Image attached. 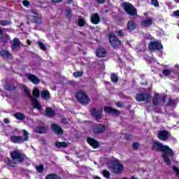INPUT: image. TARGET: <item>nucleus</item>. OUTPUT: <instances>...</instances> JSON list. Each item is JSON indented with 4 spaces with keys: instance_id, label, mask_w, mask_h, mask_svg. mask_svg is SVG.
Segmentation results:
<instances>
[{
    "instance_id": "obj_1",
    "label": "nucleus",
    "mask_w": 179,
    "mask_h": 179,
    "mask_svg": "<svg viewBox=\"0 0 179 179\" xmlns=\"http://www.w3.org/2000/svg\"><path fill=\"white\" fill-rule=\"evenodd\" d=\"M151 150L161 153H169L170 155H173V150L168 145H163L160 141H154L152 142Z\"/></svg>"
},
{
    "instance_id": "obj_2",
    "label": "nucleus",
    "mask_w": 179,
    "mask_h": 179,
    "mask_svg": "<svg viewBox=\"0 0 179 179\" xmlns=\"http://www.w3.org/2000/svg\"><path fill=\"white\" fill-rule=\"evenodd\" d=\"M22 133L24 137L22 136L11 135L10 137V142H12V143H17V145H22V143H24V142H28L30 138L29 131L23 129Z\"/></svg>"
},
{
    "instance_id": "obj_3",
    "label": "nucleus",
    "mask_w": 179,
    "mask_h": 179,
    "mask_svg": "<svg viewBox=\"0 0 179 179\" xmlns=\"http://www.w3.org/2000/svg\"><path fill=\"white\" fill-rule=\"evenodd\" d=\"M76 99H77L78 103L83 105L89 104V101H90V98H89L86 92L83 91L76 92Z\"/></svg>"
},
{
    "instance_id": "obj_4",
    "label": "nucleus",
    "mask_w": 179,
    "mask_h": 179,
    "mask_svg": "<svg viewBox=\"0 0 179 179\" xmlns=\"http://www.w3.org/2000/svg\"><path fill=\"white\" fill-rule=\"evenodd\" d=\"M123 8L125 12L127 13V15H129V16H138V11L136 10V8L134 7L131 3H123Z\"/></svg>"
},
{
    "instance_id": "obj_5",
    "label": "nucleus",
    "mask_w": 179,
    "mask_h": 179,
    "mask_svg": "<svg viewBox=\"0 0 179 179\" xmlns=\"http://www.w3.org/2000/svg\"><path fill=\"white\" fill-rule=\"evenodd\" d=\"M109 43L113 48H119L121 45V40L118 39V37L113 33L108 34Z\"/></svg>"
},
{
    "instance_id": "obj_6",
    "label": "nucleus",
    "mask_w": 179,
    "mask_h": 179,
    "mask_svg": "<svg viewBox=\"0 0 179 179\" xmlns=\"http://www.w3.org/2000/svg\"><path fill=\"white\" fill-rule=\"evenodd\" d=\"M148 48L150 51L156 52V51L163 50V44H162L159 41H152L148 43Z\"/></svg>"
},
{
    "instance_id": "obj_7",
    "label": "nucleus",
    "mask_w": 179,
    "mask_h": 179,
    "mask_svg": "<svg viewBox=\"0 0 179 179\" xmlns=\"http://www.w3.org/2000/svg\"><path fill=\"white\" fill-rule=\"evenodd\" d=\"M92 132L94 135H100L106 132V125L103 124H95L92 126Z\"/></svg>"
},
{
    "instance_id": "obj_8",
    "label": "nucleus",
    "mask_w": 179,
    "mask_h": 179,
    "mask_svg": "<svg viewBox=\"0 0 179 179\" xmlns=\"http://www.w3.org/2000/svg\"><path fill=\"white\" fill-rule=\"evenodd\" d=\"M10 157L12 160H17L19 163H23V162H24L23 154L20 153L18 150L10 152Z\"/></svg>"
},
{
    "instance_id": "obj_9",
    "label": "nucleus",
    "mask_w": 179,
    "mask_h": 179,
    "mask_svg": "<svg viewBox=\"0 0 179 179\" xmlns=\"http://www.w3.org/2000/svg\"><path fill=\"white\" fill-rule=\"evenodd\" d=\"M171 136V133L167 130H161L157 133V138L162 142H166Z\"/></svg>"
},
{
    "instance_id": "obj_10",
    "label": "nucleus",
    "mask_w": 179,
    "mask_h": 179,
    "mask_svg": "<svg viewBox=\"0 0 179 179\" xmlns=\"http://www.w3.org/2000/svg\"><path fill=\"white\" fill-rule=\"evenodd\" d=\"M152 99V95L148 93H139L137 94L136 96V101H138L139 103L142 101H149Z\"/></svg>"
},
{
    "instance_id": "obj_11",
    "label": "nucleus",
    "mask_w": 179,
    "mask_h": 179,
    "mask_svg": "<svg viewBox=\"0 0 179 179\" xmlns=\"http://www.w3.org/2000/svg\"><path fill=\"white\" fill-rule=\"evenodd\" d=\"M91 115L94 117L95 120H99L103 118V108L97 109L93 108L90 110Z\"/></svg>"
},
{
    "instance_id": "obj_12",
    "label": "nucleus",
    "mask_w": 179,
    "mask_h": 179,
    "mask_svg": "<svg viewBox=\"0 0 179 179\" xmlns=\"http://www.w3.org/2000/svg\"><path fill=\"white\" fill-rule=\"evenodd\" d=\"M103 111H105L106 114H111V115H116V117H118L120 114H121L120 110L115 109L111 106H105Z\"/></svg>"
},
{
    "instance_id": "obj_13",
    "label": "nucleus",
    "mask_w": 179,
    "mask_h": 179,
    "mask_svg": "<svg viewBox=\"0 0 179 179\" xmlns=\"http://www.w3.org/2000/svg\"><path fill=\"white\" fill-rule=\"evenodd\" d=\"M112 170L115 174H121L124 170V166H122V164L119 162H117L113 164Z\"/></svg>"
},
{
    "instance_id": "obj_14",
    "label": "nucleus",
    "mask_w": 179,
    "mask_h": 179,
    "mask_svg": "<svg viewBox=\"0 0 179 179\" xmlns=\"http://www.w3.org/2000/svg\"><path fill=\"white\" fill-rule=\"evenodd\" d=\"M28 80H29L31 83H33V85H39L40 82H41V80H40V78H38V77H37L36 75L34 74H31V73H28L26 75Z\"/></svg>"
},
{
    "instance_id": "obj_15",
    "label": "nucleus",
    "mask_w": 179,
    "mask_h": 179,
    "mask_svg": "<svg viewBox=\"0 0 179 179\" xmlns=\"http://www.w3.org/2000/svg\"><path fill=\"white\" fill-rule=\"evenodd\" d=\"M87 142L92 146V148H93V149H99V147L100 146V142L92 137H87Z\"/></svg>"
},
{
    "instance_id": "obj_16",
    "label": "nucleus",
    "mask_w": 179,
    "mask_h": 179,
    "mask_svg": "<svg viewBox=\"0 0 179 179\" xmlns=\"http://www.w3.org/2000/svg\"><path fill=\"white\" fill-rule=\"evenodd\" d=\"M52 129L54 131L56 135H64V129L57 124H52L51 125Z\"/></svg>"
},
{
    "instance_id": "obj_17",
    "label": "nucleus",
    "mask_w": 179,
    "mask_h": 179,
    "mask_svg": "<svg viewBox=\"0 0 179 179\" xmlns=\"http://www.w3.org/2000/svg\"><path fill=\"white\" fill-rule=\"evenodd\" d=\"M106 54L107 51L103 48H99L96 50V55L98 58H104Z\"/></svg>"
},
{
    "instance_id": "obj_18",
    "label": "nucleus",
    "mask_w": 179,
    "mask_h": 179,
    "mask_svg": "<svg viewBox=\"0 0 179 179\" xmlns=\"http://www.w3.org/2000/svg\"><path fill=\"white\" fill-rule=\"evenodd\" d=\"M0 57L3 59H9V58H12V53H10V52L6 50H0Z\"/></svg>"
},
{
    "instance_id": "obj_19",
    "label": "nucleus",
    "mask_w": 179,
    "mask_h": 179,
    "mask_svg": "<svg viewBox=\"0 0 179 179\" xmlns=\"http://www.w3.org/2000/svg\"><path fill=\"white\" fill-rule=\"evenodd\" d=\"M11 48L13 51H17V48H20V41H19V38H15L13 39Z\"/></svg>"
},
{
    "instance_id": "obj_20",
    "label": "nucleus",
    "mask_w": 179,
    "mask_h": 179,
    "mask_svg": "<svg viewBox=\"0 0 179 179\" xmlns=\"http://www.w3.org/2000/svg\"><path fill=\"white\" fill-rule=\"evenodd\" d=\"M31 103L34 108H36L37 110H39V111H41V104H40V102H38V99L31 98Z\"/></svg>"
},
{
    "instance_id": "obj_21",
    "label": "nucleus",
    "mask_w": 179,
    "mask_h": 179,
    "mask_svg": "<svg viewBox=\"0 0 179 179\" xmlns=\"http://www.w3.org/2000/svg\"><path fill=\"white\" fill-rule=\"evenodd\" d=\"M13 117L18 121H24L26 120V115L20 112H17L13 114Z\"/></svg>"
},
{
    "instance_id": "obj_22",
    "label": "nucleus",
    "mask_w": 179,
    "mask_h": 179,
    "mask_svg": "<svg viewBox=\"0 0 179 179\" xmlns=\"http://www.w3.org/2000/svg\"><path fill=\"white\" fill-rule=\"evenodd\" d=\"M45 115L49 118L54 117V115H55V110H54L52 108L47 107L45 110Z\"/></svg>"
},
{
    "instance_id": "obj_23",
    "label": "nucleus",
    "mask_w": 179,
    "mask_h": 179,
    "mask_svg": "<svg viewBox=\"0 0 179 179\" xmlns=\"http://www.w3.org/2000/svg\"><path fill=\"white\" fill-rule=\"evenodd\" d=\"M167 155H169V156H174V154L173 153V151L172 155L170 153H162V157L164 159V163H166L167 166H170V164H171V161H170V159L169 158Z\"/></svg>"
},
{
    "instance_id": "obj_24",
    "label": "nucleus",
    "mask_w": 179,
    "mask_h": 179,
    "mask_svg": "<svg viewBox=\"0 0 179 179\" xmlns=\"http://www.w3.org/2000/svg\"><path fill=\"white\" fill-rule=\"evenodd\" d=\"M35 132L36 134H47V127L44 126H38L35 128Z\"/></svg>"
},
{
    "instance_id": "obj_25",
    "label": "nucleus",
    "mask_w": 179,
    "mask_h": 179,
    "mask_svg": "<svg viewBox=\"0 0 179 179\" xmlns=\"http://www.w3.org/2000/svg\"><path fill=\"white\" fill-rule=\"evenodd\" d=\"M91 22L100 23V16L99 15V13H95L91 15Z\"/></svg>"
},
{
    "instance_id": "obj_26",
    "label": "nucleus",
    "mask_w": 179,
    "mask_h": 179,
    "mask_svg": "<svg viewBox=\"0 0 179 179\" xmlns=\"http://www.w3.org/2000/svg\"><path fill=\"white\" fill-rule=\"evenodd\" d=\"M45 179H62V178L57 173H50L45 176Z\"/></svg>"
},
{
    "instance_id": "obj_27",
    "label": "nucleus",
    "mask_w": 179,
    "mask_h": 179,
    "mask_svg": "<svg viewBox=\"0 0 179 179\" xmlns=\"http://www.w3.org/2000/svg\"><path fill=\"white\" fill-rule=\"evenodd\" d=\"M55 146L56 148H66L68 146V143L65 141L59 142V141H56L55 142Z\"/></svg>"
},
{
    "instance_id": "obj_28",
    "label": "nucleus",
    "mask_w": 179,
    "mask_h": 179,
    "mask_svg": "<svg viewBox=\"0 0 179 179\" xmlns=\"http://www.w3.org/2000/svg\"><path fill=\"white\" fill-rule=\"evenodd\" d=\"M5 163L9 167H15L16 163L13 162V160L10 159V158H6L5 159Z\"/></svg>"
},
{
    "instance_id": "obj_29",
    "label": "nucleus",
    "mask_w": 179,
    "mask_h": 179,
    "mask_svg": "<svg viewBox=\"0 0 179 179\" xmlns=\"http://www.w3.org/2000/svg\"><path fill=\"white\" fill-rule=\"evenodd\" d=\"M5 89L6 90L12 92V90H15V89H16V86L12 83H6Z\"/></svg>"
},
{
    "instance_id": "obj_30",
    "label": "nucleus",
    "mask_w": 179,
    "mask_h": 179,
    "mask_svg": "<svg viewBox=\"0 0 179 179\" xmlns=\"http://www.w3.org/2000/svg\"><path fill=\"white\" fill-rule=\"evenodd\" d=\"M136 29V23H127V30L129 31H133Z\"/></svg>"
},
{
    "instance_id": "obj_31",
    "label": "nucleus",
    "mask_w": 179,
    "mask_h": 179,
    "mask_svg": "<svg viewBox=\"0 0 179 179\" xmlns=\"http://www.w3.org/2000/svg\"><path fill=\"white\" fill-rule=\"evenodd\" d=\"M110 80L111 82H113V83H118V76H117V74L115 73H111L110 74Z\"/></svg>"
},
{
    "instance_id": "obj_32",
    "label": "nucleus",
    "mask_w": 179,
    "mask_h": 179,
    "mask_svg": "<svg viewBox=\"0 0 179 179\" xmlns=\"http://www.w3.org/2000/svg\"><path fill=\"white\" fill-rule=\"evenodd\" d=\"M152 104L153 106H159V94H155Z\"/></svg>"
},
{
    "instance_id": "obj_33",
    "label": "nucleus",
    "mask_w": 179,
    "mask_h": 179,
    "mask_svg": "<svg viewBox=\"0 0 179 179\" xmlns=\"http://www.w3.org/2000/svg\"><path fill=\"white\" fill-rule=\"evenodd\" d=\"M41 96L42 99H49L50 97V92L47 90L42 91L41 93Z\"/></svg>"
},
{
    "instance_id": "obj_34",
    "label": "nucleus",
    "mask_w": 179,
    "mask_h": 179,
    "mask_svg": "<svg viewBox=\"0 0 179 179\" xmlns=\"http://www.w3.org/2000/svg\"><path fill=\"white\" fill-rule=\"evenodd\" d=\"M64 13H65L66 17H67V19H69V20L72 19V10L66 9Z\"/></svg>"
},
{
    "instance_id": "obj_35",
    "label": "nucleus",
    "mask_w": 179,
    "mask_h": 179,
    "mask_svg": "<svg viewBox=\"0 0 179 179\" xmlns=\"http://www.w3.org/2000/svg\"><path fill=\"white\" fill-rule=\"evenodd\" d=\"M32 94L34 97H36L35 99H38V97H40V90H38V88L34 89Z\"/></svg>"
},
{
    "instance_id": "obj_36",
    "label": "nucleus",
    "mask_w": 179,
    "mask_h": 179,
    "mask_svg": "<svg viewBox=\"0 0 179 179\" xmlns=\"http://www.w3.org/2000/svg\"><path fill=\"white\" fill-rule=\"evenodd\" d=\"M73 75L74 78H81V76H83V71H76Z\"/></svg>"
},
{
    "instance_id": "obj_37",
    "label": "nucleus",
    "mask_w": 179,
    "mask_h": 179,
    "mask_svg": "<svg viewBox=\"0 0 179 179\" xmlns=\"http://www.w3.org/2000/svg\"><path fill=\"white\" fill-rule=\"evenodd\" d=\"M103 177H105V178H110V172L108 171H107V169H104L103 171V173H102Z\"/></svg>"
},
{
    "instance_id": "obj_38",
    "label": "nucleus",
    "mask_w": 179,
    "mask_h": 179,
    "mask_svg": "<svg viewBox=\"0 0 179 179\" xmlns=\"http://www.w3.org/2000/svg\"><path fill=\"white\" fill-rule=\"evenodd\" d=\"M38 45L40 47L41 50H43V51H45L47 50V48H45V45L41 41H38Z\"/></svg>"
},
{
    "instance_id": "obj_39",
    "label": "nucleus",
    "mask_w": 179,
    "mask_h": 179,
    "mask_svg": "<svg viewBox=\"0 0 179 179\" xmlns=\"http://www.w3.org/2000/svg\"><path fill=\"white\" fill-rule=\"evenodd\" d=\"M162 73L164 76H169V75H171V71L169 69H164L162 71Z\"/></svg>"
},
{
    "instance_id": "obj_40",
    "label": "nucleus",
    "mask_w": 179,
    "mask_h": 179,
    "mask_svg": "<svg viewBox=\"0 0 179 179\" xmlns=\"http://www.w3.org/2000/svg\"><path fill=\"white\" fill-rule=\"evenodd\" d=\"M36 170L38 173H43L44 171V165L41 164L38 166H36Z\"/></svg>"
},
{
    "instance_id": "obj_41",
    "label": "nucleus",
    "mask_w": 179,
    "mask_h": 179,
    "mask_svg": "<svg viewBox=\"0 0 179 179\" xmlns=\"http://www.w3.org/2000/svg\"><path fill=\"white\" fill-rule=\"evenodd\" d=\"M151 5H152V6H155V8H159V1L151 0Z\"/></svg>"
},
{
    "instance_id": "obj_42",
    "label": "nucleus",
    "mask_w": 179,
    "mask_h": 179,
    "mask_svg": "<svg viewBox=\"0 0 179 179\" xmlns=\"http://www.w3.org/2000/svg\"><path fill=\"white\" fill-rule=\"evenodd\" d=\"M132 148L134 150H138L139 149V143L138 142L133 143Z\"/></svg>"
},
{
    "instance_id": "obj_43",
    "label": "nucleus",
    "mask_w": 179,
    "mask_h": 179,
    "mask_svg": "<svg viewBox=\"0 0 179 179\" xmlns=\"http://www.w3.org/2000/svg\"><path fill=\"white\" fill-rule=\"evenodd\" d=\"M117 34L118 37H124V36H125V34L124 33L122 29H119L117 32Z\"/></svg>"
},
{
    "instance_id": "obj_44",
    "label": "nucleus",
    "mask_w": 179,
    "mask_h": 179,
    "mask_svg": "<svg viewBox=\"0 0 179 179\" xmlns=\"http://www.w3.org/2000/svg\"><path fill=\"white\" fill-rule=\"evenodd\" d=\"M24 92L25 94L28 97H29V99H31H31H33V96H31V95L30 94V92L29 91V90H27V88L24 89Z\"/></svg>"
},
{
    "instance_id": "obj_45",
    "label": "nucleus",
    "mask_w": 179,
    "mask_h": 179,
    "mask_svg": "<svg viewBox=\"0 0 179 179\" xmlns=\"http://www.w3.org/2000/svg\"><path fill=\"white\" fill-rule=\"evenodd\" d=\"M153 20L152 17H148L145 20L141 21V23H152Z\"/></svg>"
},
{
    "instance_id": "obj_46",
    "label": "nucleus",
    "mask_w": 179,
    "mask_h": 179,
    "mask_svg": "<svg viewBox=\"0 0 179 179\" xmlns=\"http://www.w3.org/2000/svg\"><path fill=\"white\" fill-rule=\"evenodd\" d=\"M33 20L34 21V23H40L41 18L40 17L34 16Z\"/></svg>"
},
{
    "instance_id": "obj_47",
    "label": "nucleus",
    "mask_w": 179,
    "mask_h": 179,
    "mask_svg": "<svg viewBox=\"0 0 179 179\" xmlns=\"http://www.w3.org/2000/svg\"><path fill=\"white\" fill-rule=\"evenodd\" d=\"M173 170L175 171L176 176H179V169L177 166H173Z\"/></svg>"
},
{
    "instance_id": "obj_48",
    "label": "nucleus",
    "mask_w": 179,
    "mask_h": 179,
    "mask_svg": "<svg viewBox=\"0 0 179 179\" xmlns=\"http://www.w3.org/2000/svg\"><path fill=\"white\" fill-rule=\"evenodd\" d=\"M22 5H23V6L27 7V6H29V5H30V1H27V0H24L22 1Z\"/></svg>"
},
{
    "instance_id": "obj_49",
    "label": "nucleus",
    "mask_w": 179,
    "mask_h": 179,
    "mask_svg": "<svg viewBox=\"0 0 179 179\" xmlns=\"http://www.w3.org/2000/svg\"><path fill=\"white\" fill-rule=\"evenodd\" d=\"M152 23H141V27H150Z\"/></svg>"
},
{
    "instance_id": "obj_50",
    "label": "nucleus",
    "mask_w": 179,
    "mask_h": 179,
    "mask_svg": "<svg viewBox=\"0 0 179 179\" xmlns=\"http://www.w3.org/2000/svg\"><path fill=\"white\" fill-rule=\"evenodd\" d=\"M167 106H174V100L172 99H169V102L167 103Z\"/></svg>"
},
{
    "instance_id": "obj_51",
    "label": "nucleus",
    "mask_w": 179,
    "mask_h": 179,
    "mask_svg": "<svg viewBox=\"0 0 179 179\" xmlns=\"http://www.w3.org/2000/svg\"><path fill=\"white\" fill-rule=\"evenodd\" d=\"M51 2L55 5V3H61L64 0H50Z\"/></svg>"
},
{
    "instance_id": "obj_52",
    "label": "nucleus",
    "mask_w": 179,
    "mask_h": 179,
    "mask_svg": "<svg viewBox=\"0 0 179 179\" xmlns=\"http://www.w3.org/2000/svg\"><path fill=\"white\" fill-rule=\"evenodd\" d=\"M97 3L99 5H103L106 3V0H95Z\"/></svg>"
},
{
    "instance_id": "obj_53",
    "label": "nucleus",
    "mask_w": 179,
    "mask_h": 179,
    "mask_svg": "<svg viewBox=\"0 0 179 179\" xmlns=\"http://www.w3.org/2000/svg\"><path fill=\"white\" fill-rule=\"evenodd\" d=\"M173 15L175 16V17H179V10L174 11Z\"/></svg>"
},
{
    "instance_id": "obj_54",
    "label": "nucleus",
    "mask_w": 179,
    "mask_h": 179,
    "mask_svg": "<svg viewBox=\"0 0 179 179\" xmlns=\"http://www.w3.org/2000/svg\"><path fill=\"white\" fill-rule=\"evenodd\" d=\"M1 40L2 43H6L8 41V38H6V36H1Z\"/></svg>"
},
{
    "instance_id": "obj_55",
    "label": "nucleus",
    "mask_w": 179,
    "mask_h": 179,
    "mask_svg": "<svg viewBox=\"0 0 179 179\" xmlns=\"http://www.w3.org/2000/svg\"><path fill=\"white\" fill-rule=\"evenodd\" d=\"M116 106H117V107H120V108H122V107H124V104H122V103L121 102H117Z\"/></svg>"
},
{
    "instance_id": "obj_56",
    "label": "nucleus",
    "mask_w": 179,
    "mask_h": 179,
    "mask_svg": "<svg viewBox=\"0 0 179 179\" xmlns=\"http://www.w3.org/2000/svg\"><path fill=\"white\" fill-rule=\"evenodd\" d=\"M162 103H166V101H167V96H162Z\"/></svg>"
},
{
    "instance_id": "obj_57",
    "label": "nucleus",
    "mask_w": 179,
    "mask_h": 179,
    "mask_svg": "<svg viewBox=\"0 0 179 179\" xmlns=\"http://www.w3.org/2000/svg\"><path fill=\"white\" fill-rule=\"evenodd\" d=\"M78 23H85V21L83 18H79Z\"/></svg>"
},
{
    "instance_id": "obj_58",
    "label": "nucleus",
    "mask_w": 179,
    "mask_h": 179,
    "mask_svg": "<svg viewBox=\"0 0 179 179\" xmlns=\"http://www.w3.org/2000/svg\"><path fill=\"white\" fill-rule=\"evenodd\" d=\"M10 122L9 121V119L8 118H4L3 119V123L4 124H9Z\"/></svg>"
},
{
    "instance_id": "obj_59",
    "label": "nucleus",
    "mask_w": 179,
    "mask_h": 179,
    "mask_svg": "<svg viewBox=\"0 0 179 179\" xmlns=\"http://www.w3.org/2000/svg\"><path fill=\"white\" fill-rule=\"evenodd\" d=\"M79 27H83V26H85V24H86L85 23H78Z\"/></svg>"
},
{
    "instance_id": "obj_60",
    "label": "nucleus",
    "mask_w": 179,
    "mask_h": 179,
    "mask_svg": "<svg viewBox=\"0 0 179 179\" xmlns=\"http://www.w3.org/2000/svg\"><path fill=\"white\" fill-rule=\"evenodd\" d=\"M0 36H3V30L0 28Z\"/></svg>"
},
{
    "instance_id": "obj_61",
    "label": "nucleus",
    "mask_w": 179,
    "mask_h": 179,
    "mask_svg": "<svg viewBox=\"0 0 179 179\" xmlns=\"http://www.w3.org/2000/svg\"><path fill=\"white\" fill-rule=\"evenodd\" d=\"M93 179H101V178L99 177L98 176H94Z\"/></svg>"
},
{
    "instance_id": "obj_62",
    "label": "nucleus",
    "mask_w": 179,
    "mask_h": 179,
    "mask_svg": "<svg viewBox=\"0 0 179 179\" xmlns=\"http://www.w3.org/2000/svg\"><path fill=\"white\" fill-rule=\"evenodd\" d=\"M27 44H28L29 45H30L31 44V41L30 40H27Z\"/></svg>"
},
{
    "instance_id": "obj_63",
    "label": "nucleus",
    "mask_w": 179,
    "mask_h": 179,
    "mask_svg": "<svg viewBox=\"0 0 179 179\" xmlns=\"http://www.w3.org/2000/svg\"><path fill=\"white\" fill-rule=\"evenodd\" d=\"M0 23H9V22H8V20H3L0 21Z\"/></svg>"
},
{
    "instance_id": "obj_64",
    "label": "nucleus",
    "mask_w": 179,
    "mask_h": 179,
    "mask_svg": "<svg viewBox=\"0 0 179 179\" xmlns=\"http://www.w3.org/2000/svg\"><path fill=\"white\" fill-rule=\"evenodd\" d=\"M67 3H69V4H71V3H72V2H73V0H67Z\"/></svg>"
}]
</instances>
